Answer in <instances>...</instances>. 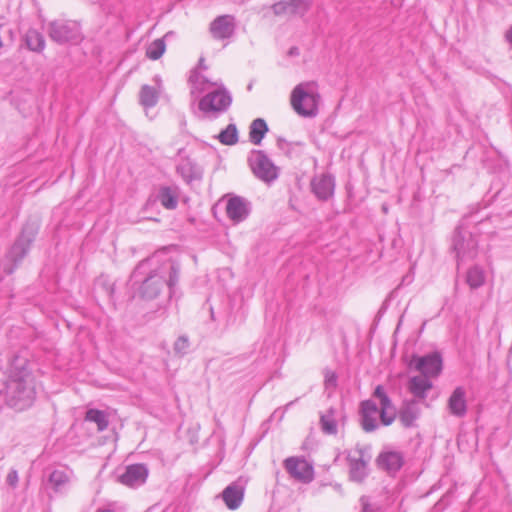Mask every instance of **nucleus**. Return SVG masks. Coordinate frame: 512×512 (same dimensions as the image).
Here are the masks:
<instances>
[{
  "mask_svg": "<svg viewBox=\"0 0 512 512\" xmlns=\"http://www.w3.org/2000/svg\"><path fill=\"white\" fill-rule=\"evenodd\" d=\"M226 214L233 223H240L249 216L250 203L243 197L233 196L227 202Z\"/></svg>",
  "mask_w": 512,
  "mask_h": 512,
  "instance_id": "15",
  "label": "nucleus"
},
{
  "mask_svg": "<svg viewBox=\"0 0 512 512\" xmlns=\"http://www.w3.org/2000/svg\"><path fill=\"white\" fill-rule=\"evenodd\" d=\"M410 368L420 372L421 375L426 377H436L442 370V357L437 351L428 353L423 356L413 355L410 363Z\"/></svg>",
  "mask_w": 512,
  "mask_h": 512,
  "instance_id": "9",
  "label": "nucleus"
},
{
  "mask_svg": "<svg viewBox=\"0 0 512 512\" xmlns=\"http://www.w3.org/2000/svg\"><path fill=\"white\" fill-rule=\"evenodd\" d=\"M360 512H383V507L379 502L373 501L369 496L363 495L359 499Z\"/></svg>",
  "mask_w": 512,
  "mask_h": 512,
  "instance_id": "35",
  "label": "nucleus"
},
{
  "mask_svg": "<svg viewBox=\"0 0 512 512\" xmlns=\"http://www.w3.org/2000/svg\"><path fill=\"white\" fill-rule=\"evenodd\" d=\"M28 363L26 356L14 355L9 362L7 378L0 388L7 405L19 411L29 408L36 398L34 378Z\"/></svg>",
  "mask_w": 512,
  "mask_h": 512,
  "instance_id": "2",
  "label": "nucleus"
},
{
  "mask_svg": "<svg viewBox=\"0 0 512 512\" xmlns=\"http://www.w3.org/2000/svg\"><path fill=\"white\" fill-rule=\"evenodd\" d=\"M349 477L354 482H362L367 476V462L361 457H348Z\"/></svg>",
  "mask_w": 512,
  "mask_h": 512,
  "instance_id": "23",
  "label": "nucleus"
},
{
  "mask_svg": "<svg viewBox=\"0 0 512 512\" xmlns=\"http://www.w3.org/2000/svg\"><path fill=\"white\" fill-rule=\"evenodd\" d=\"M320 100L317 84L313 81L301 82L296 85L290 97L293 110L304 118L317 116Z\"/></svg>",
  "mask_w": 512,
  "mask_h": 512,
  "instance_id": "3",
  "label": "nucleus"
},
{
  "mask_svg": "<svg viewBox=\"0 0 512 512\" xmlns=\"http://www.w3.org/2000/svg\"><path fill=\"white\" fill-rule=\"evenodd\" d=\"M101 512H114V511H112V510H110V509H106V510H103V511H101Z\"/></svg>",
  "mask_w": 512,
  "mask_h": 512,
  "instance_id": "45",
  "label": "nucleus"
},
{
  "mask_svg": "<svg viewBox=\"0 0 512 512\" xmlns=\"http://www.w3.org/2000/svg\"><path fill=\"white\" fill-rule=\"evenodd\" d=\"M219 142L223 145L232 146L238 143V129L235 124H229L217 136Z\"/></svg>",
  "mask_w": 512,
  "mask_h": 512,
  "instance_id": "31",
  "label": "nucleus"
},
{
  "mask_svg": "<svg viewBox=\"0 0 512 512\" xmlns=\"http://www.w3.org/2000/svg\"><path fill=\"white\" fill-rule=\"evenodd\" d=\"M85 420L89 422H94L97 425V429L99 432L106 430L109 425L107 413L105 411L94 408L87 410Z\"/></svg>",
  "mask_w": 512,
  "mask_h": 512,
  "instance_id": "29",
  "label": "nucleus"
},
{
  "mask_svg": "<svg viewBox=\"0 0 512 512\" xmlns=\"http://www.w3.org/2000/svg\"><path fill=\"white\" fill-rule=\"evenodd\" d=\"M337 386V375L332 371L325 372V388L334 389Z\"/></svg>",
  "mask_w": 512,
  "mask_h": 512,
  "instance_id": "40",
  "label": "nucleus"
},
{
  "mask_svg": "<svg viewBox=\"0 0 512 512\" xmlns=\"http://www.w3.org/2000/svg\"><path fill=\"white\" fill-rule=\"evenodd\" d=\"M68 480L69 478L64 471L54 470L49 475L48 483L51 485L55 492H60L68 483Z\"/></svg>",
  "mask_w": 512,
  "mask_h": 512,
  "instance_id": "32",
  "label": "nucleus"
},
{
  "mask_svg": "<svg viewBox=\"0 0 512 512\" xmlns=\"http://www.w3.org/2000/svg\"><path fill=\"white\" fill-rule=\"evenodd\" d=\"M379 465L388 472H397L404 463V457L401 452L389 451L380 454L378 457Z\"/></svg>",
  "mask_w": 512,
  "mask_h": 512,
  "instance_id": "21",
  "label": "nucleus"
},
{
  "mask_svg": "<svg viewBox=\"0 0 512 512\" xmlns=\"http://www.w3.org/2000/svg\"><path fill=\"white\" fill-rule=\"evenodd\" d=\"M38 224L35 222H26L22 228L21 234L16 239L8 251L2 269L6 275H11L24 257L28 254L30 246L38 233Z\"/></svg>",
  "mask_w": 512,
  "mask_h": 512,
  "instance_id": "4",
  "label": "nucleus"
},
{
  "mask_svg": "<svg viewBox=\"0 0 512 512\" xmlns=\"http://www.w3.org/2000/svg\"><path fill=\"white\" fill-rule=\"evenodd\" d=\"M271 9L275 16H282L285 14H289V5L286 0H281V1L274 3L271 6Z\"/></svg>",
  "mask_w": 512,
  "mask_h": 512,
  "instance_id": "38",
  "label": "nucleus"
},
{
  "mask_svg": "<svg viewBox=\"0 0 512 512\" xmlns=\"http://www.w3.org/2000/svg\"><path fill=\"white\" fill-rule=\"evenodd\" d=\"M359 413L361 427L365 432L370 433L378 429L377 418L380 417V411L375 401L371 399L362 401Z\"/></svg>",
  "mask_w": 512,
  "mask_h": 512,
  "instance_id": "11",
  "label": "nucleus"
},
{
  "mask_svg": "<svg viewBox=\"0 0 512 512\" xmlns=\"http://www.w3.org/2000/svg\"><path fill=\"white\" fill-rule=\"evenodd\" d=\"M189 81L192 83V90L191 93H194V89L199 90L200 92L206 89L207 86H216L217 84L214 82L209 81L204 75H201L200 73L194 71Z\"/></svg>",
  "mask_w": 512,
  "mask_h": 512,
  "instance_id": "34",
  "label": "nucleus"
},
{
  "mask_svg": "<svg viewBox=\"0 0 512 512\" xmlns=\"http://www.w3.org/2000/svg\"><path fill=\"white\" fill-rule=\"evenodd\" d=\"M486 273L479 265L470 267L466 273V283L471 289H478L485 284Z\"/></svg>",
  "mask_w": 512,
  "mask_h": 512,
  "instance_id": "26",
  "label": "nucleus"
},
{
  "mask_svg": "<svg viewBox=\"0 0 512 512\" xmlns=\"http://www.w3.org/2000/svg\"><path fill=\"white\" fill-rule=\"evenodd\" d=\"M448 408L452 415L463 417L467 412L466 391L463 387H457L448 399Z\"/></svg>",
  "mask_w": 512,
  "mask_h": 512,
  "instance_id": "19",
  "label": "nucleus"
},
{
  "mask_svg": "<svg viewBox=\"0 0 512 512\" xmlns=\"http://www.w3.org/2000/svg\"><path fill=\"white\" fill-rule=\"evenodd\" d=\"M289 56H298L299 55V49L295 46L291 47L288 51Z\"/></svg>",
  "mask_w": 512,
  "mask_h": 512,
  "instance_id": "42",
  "label": "nucleus"
},
{
  "mask_svg": "<svg viewBox=\"0 0 512 512\" xmlns=\"http://www.w3.org/2000/svg\"><path fill=\"white\" fill-rule=\"evenodd\" d=\"M24 42L26 47L33 52H42L45 48V39L41 32L34 28H30L25 36Z\"/></svg>",
  "mask_w": 512,
  "mask_h": 512,
  "instance_id": "25",
  "label": "nucleus"
},
{
  "mask_svg": "<svg viewBox=\"0 0 512 512\" xmlns=\"http://www.w3.org/2000/svg\"><path fill=\"white\" fill-rule=\"evenodd\" d=\"M177 172L186 180L191 181L193 179L192 165L190 162L182 163L177 166Z\"/></svg>",
  "mask_w": 512,
  "mask_h": 512,
  "instance_id": "39",
  "label": "nucleus"
},
{
  "mask_svg": "<svg viewBox=\"0 0 512 512\" xmlns=\"http://www.w3.org/2000/svg\"><path fill=\"white\" fill-rule=\"evenodd\" d=\"M432 386L429 377L423 375L414 376L408 382L409 391L419 399H425L427 392L432 389Z\"/></svg>",
  "mask_w": 512,
  "mask_h": 512,
  "instance_id": "22",
  "label": "nucleus"
},
{
  "mask_svg": "<svg viewBox=\"0 0 512 512\" xmlns=\"http://www.w3.org/2000/svg\"><path fill=\"white\" fill-rule=\"evenodd\" d=\"M452 248L456 255L457 265L476 258L478 254V240L476 236L459 224L454 231Z\"/></svg>",
  "mask_w": 512,
  "mask_h": 512,
  "instance_id": "5",
  "label": "nucleus"
},
{
  "mask_svg": "<svg viewBox=\"0 0 512 512\" xmlns=\"http://www.w3.org/2000/svg\"><path fill=\"white\" fill-rule=\"evenodd\" d=\"M180 266L168 260L160 266L153 265V259H144L131 273L132 286L138 285V294L142 299L157 298L165 287L170 293L179 280Z\"/></svg>",
  "mask_w": 512,
  "mask_h": 512,
  "instance_id": "1",
  "label": "nucleus"
},
{
  "mask_svg": "<svg viewBox=\"0 0 512 512\" xmlns=\"http://www.w3.org/2000/svg\"><path fill=\"white\" fill-rule=\"evenodd\" d=\"M320 426L323 433L328 435H336L337 434V419H336V409L329 408L326 413L322 414L320 417Z\"/></svg>",
  "mask_w": 512,
  "mask_h": 512,
  "instance_id": "27",
  "label": "nucleus"
},
{
  "mask_svg": "<svg viewBox=\"0 0 512 512\" xmlns=\"http://www.w3.org/2000/svg\"><path fill=\"white\" fill-rule=\"evenodd\" d=\"M48 35L58 44L78 43L82 40L80 25L72 20L51 21L48 25Z\"/></svg>",
  "mask_w": 512,
  "mask_h": 512,
  "instance_id": "6",
  "label": "nucleus"
},
{
  "mask_svg": "<svg viewBox=\"0 0 512 512\" xmlns=\"http://www.w3.org/2000/svg\"><path fill=\"white\" fill-rule=\"evenodd\" d=\"M189 339L187 336H180L176 339L173 345V350L176 355L184 356L188 353L189 350Z\"/></svg>",
  "mask_w": 512,
  "mask_h": 512,
  "instance_id": "36",
  "label": "nucleus"
},
{
  "mask_svg": "<svg viewBox=\"0 0 512 512\" xmlns=\"http://www.w3.org/2000/svg\"><path fill=\"white\" fill-rule=\"evenodd\" d=\"M335 179L330 174L316 176L311 181V189L315 196L322 201L328 200L334 193Z\"/></svg>",
  "mask_w": 512,
  "mask_h": 512,
  "instance_id": "17",
  "label": "nucleus"
},
{
  "mask_svg": "<svg viewBox=\"0 0 512 512\" xmlns=\"http://www.w3.org/2000/svg\"><path fill=\"white\" fill-rule=\"evenodd\" d=\"M505 37H506V40L508 41V43L512 46V26L506 32Z\"/></svg>",
  "mask_w": 512,
  "mask_h": 512,
  "instance_id": "43",
  "label": "nucleus"
},
{
  "mask_svg": "<svg viewBox=\"0 0 512 512\" xmlns=\"http://www.w3.org/2000/svg\"><path fill=\"white\" fill-rule=\"evenodd\" d=\"M149 470L145 464H131L119 475L118 481L128 487L134 488L143 485L148 477Z\"/></svg>",
  "mask_w": 512,
  "mask_h": 512,
  "instance_id": "12",
  "label": "nucleus"
},
{
  "mask_svg": "<svg viewBox=\"0 0 512 512\" xmlns=\"http://www.w3.org/2000/svg\"><path fill=\"white\" fill-rule=\"evenodd\" d=\"M248 163L253 174L260 180L270 183L278 178V167L262 150H252Z\"/></svg>",
  "mask_w": 512,
  "mask_h": 512,
  "instance_id": "8",
  "label": "nucleus"
},
{
  "mask_svg": "<svg viewBox=\"0 0 512 512\" xmlns=\"http://www.w3.org/2000/svg\"><path fill=\"white\" fill-rule=\"evenodd\" d=\"M96 285L101 287L104 292L107 294L109 298H111L114 294V284L110 282V280L105 276H100L97 281Z\"/></svg>",
  "mask_w": 512,
  "mask_h": 512,
  "instance_id": "37",
  "label": "nucleus"
},
{
  "mask_svg": "<svg viewBox=\"0 0 512 512\" xmlns=\"http://www.w3.org/2000/svg\"><path fill=\"white\" fill-rule=\"evenodd\" d=\"M156 200L167 210H175L179 202V189L176 186H161Z\"/></svg>",
  "mask_w": 512,
  "mask_h": 512,
  "instance_id": "20",
  "label": "nucleus"
},
{
  "mask_svg": "<svg viewBox=\"0 0 512 512\" xmlns=\"http://www.w3.org/2000/svg\"><path fill=\"white\" fill-rule=\"evenodd\" d=\"M420 414L421 410L416 400H405L398 411V419L404 428H414Z\"/></svg>",
  "mask_w": 512,
  "mask_h": 512,
  "instance_id": "16",
  "label": "nucleus"
},
{
  "mask_svg": "<svg viewBox=\"0 0 512 512\" xmlns=\"http://www.w3.org/2000/svg\"><path fill=\"white\" fill-rule=\"evenodd\" d=\"M268 130V125L264 119H254L249 127L250 142L254 145H260Z\"/></svg>",
  "mask_w": 512,
  "mask_h": 512,
  "instance_id": "24",
  "label": "nucleus"
},
{
  "mask_svg": "<svg viewBox=\"0 0 512 512\" xmlns=\"http://www.w3.org/2000/svg\"><path fill=\"white\" fill-rule=\"evenodd\" d=\"M221 496L227 508L235 510L239 508L243 502L244 488L242 485L233 482L223 490Z\"/></svg>",
  "mask_w": 512,
  "mask_h": 512,
  "instance_id": "18",
  "label": "nucleus"
},
{
  "mask_svg": "<svg viewBox=\"0 0 512 512\" xmlns=\"http://www.w3.org/2000/svg\"><path fill=\"white\" fill-rule=\"evenodd\" d=\"M199 68L206 70L207 66L204 64V58H200L199 60Z\"/></svg>",
  "mask_w": 512,
  "mask_h": 512,
  "instance_id": "44",
  "label": "nucleus"
},
{
  "mask_svg": "<svg viewBox=\"0 0 512 512\" xmlns=\"http://www.w3.org/2000/svg\"><path fill=\"white\" fill-rule=\"evenodd\" d=\"M172 34L173 32L170 31L166 33L163 38L156 39L150 43L146 50V56L151 60H158L166 49L165 38H168Z\"/></svg>",
  "mask_w": 512,
  "mask_h": 512,
  "instance_id": "30",
  "label": "nucleus"
},
{
  "mask_svg": "<svg viewBox=\"0 0 512 512\" xmlns=\"http://www.w3.org/2000/svg\"><path fill=\"white\" fill-rule=\"evenodd\" d=\"M236 28L235 17L233 15H221L216 17L209 27V31L214 39L224 40L230 38Z\"/></svg>",
  "mask_w": 512,
  "mask_h": 512,
  "instance_id": "13",
  "label": "nucleus"
},
{
  "mask_svg": "<svg viewBox=\"0 0 512 512\" xmlns=\"http://www.w3.org/2000/svg\"><path fill=\"white\" fill-rule=\"evenodd\" d=\"M373 397L377 398L380 402L379 411L381 423L384 426L391 425L396 418L395 407L382 385H378L375 388Z\"/></svg>",
  "mask_w": 512,
  "mask_h": 512,
  "instance_id": "14",
  "label": "nucleus"
},
{
  "mask_svg": "<svg viewBox=\"0 0 512 512\" xmlns=\"http://www.w3.org/2000/svg\"><path fill=\"white\" fill-rule=\"evenodd\" d=\"M6 482H7L8 485H10L13 488H15L17 486V483H18V472H17V470L12 469V470L9 471V473L7 475V478H6Z\"/></svg>",
  "mask_w": 512,
  "mask_h": 512,
  "instance_id": "41",
  "label": "nucleus"
},
{
  "mask_svg": "<svg viewBox=\"0 0 512 512\" xmlns=\"http://www.w3.org/2000/svg\"><path fill=\"white\" fill-rule=\"evenodd\" d=\"M289 14L304 16L310 9L312 0H288Z\"/></svg>",
  "mask_w": 512,
  "mask_h": 512,
  "instance_id": "33",
  "label": "nucleus"
},
{
  "mask_svg": "<svg viewBox=\"0 0 512 512\" xmlns=\"http://www.w3.org/2000/svg\"><path fill=\"white\" fill-rule=\"evenodd\" d=\"M284 467L291 477L302 483H310L314 479V469L305 459L289 457Z\"/></svg>",
  "mask_w": 512,
  "mask_h": 512,
  "instance_id": "10",
  "label": "nucleus"
},
{
  "mask_svg": "<svg viewBox=\"0 0 512 512\" xmlns=\"http://www.w3.org/2000/svg\"><path fill=\"white\" fill-rule=\"evenodd\" d=\"M159 98L158 91L149 85H143L141 87L140 93H139V102L140 104L145 108H152L154 107Z\"/></svg>",
  "mask_w": 512,
  "mask_h": 512,
  "instance_id": "28",
  "label": "nucleus"
},
{
  "mask_svg": "<svg viewBox=\"0 0 512 512\" xmlns=\"http://www.w3.org/2000/svg\"><path fill=\"white\" fill-rule=\"evenodd\" d=\"M232 103V97L225 88H220L203 96L198 108L209 118H216L226 112Z\"/></svg>",
  "mask_w": 512,
  "mask_h": 512,
  "instance_id": "7",
  "label": "nucleus"
},
{
  "mask_svg": "<svg viewBox=\"0 0 512 512\" xmlns=\"http://www.w3.org/2000/svg\"><path fill=\"white\" fill-rule=\"evenodd\" d=\"M211 317L214 318L213 310H211Z\"/></svg>",
  "mask_w": 512,
  "mask_h": 512,
  "instance_id": "46",
  "label": "nucleus"
}]
</instances>
